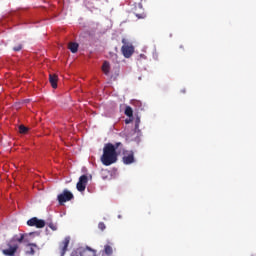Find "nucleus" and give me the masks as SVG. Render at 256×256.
Segmentation results:
<instances>
[{
    "label": "nucleus",
    "instance_id": "obj_5",
    "mask_svg": "<svg viewBox=\"0 0 256 256\" xmlns=\"http://www.w3.org/2000/svg\"><path fill=\"white\" fill-rule=\"evenodd\" d=\"M29 227H36L37 229H43L45 227V220H41L37 217H33L27 221Z\"/></svg>",
    "mask_w": 256,
    "mask_h": 256
},
{
    "label": "nucleus",
    "instance_id": "obj_11",
    "mask_svg": "<svg viewBox=\"0 0 256 256\" xmlns=\"http://www.w3.org/2000/svg\"><path fill=\"white\" fill-rule=\"evenodd\" d=\"M68 48L71 53H77V51H79V44L76 42H70Z\"/></svg>",
    "mask_w": 256,
    "mask_h": 256
},
{
    "label": "nucleus",
    "instance_id": "obj_17",
    "mask_svg": "<svg viewBox=\"0 0 256 256\" xmlns=\"http://www.w3.org/2000/svg\"><path fill=\"white\" fill-rule=\"evenodd\" d=\"M70 256H81V247L76 248L75 250H73L71 252Z\"/></svg>",
    "mask_w": 256,
    "mask_h": 256
},
{
    "label": "nucleus",
    "instance_id": "obj_1",
    "mask_svg": "<svg viewBox=\"0 0 256 256\" xmlns=\"http://www.w3.org/2000/svg\"><path fill=\"white\" fill-rule=\"evenodd\" d=\"M101 162L106 167L113 165V163H117V151L115 150V146L112 143H108L104 146Z\"/></svg>",
    "mask_w": 256,
    "mask_h": 256
},
{
    "label": "nucleus",
    "instance_id": "obj_18",
    "mask_svg": "<svg viewBox=\"0 0 256 256\" xmlns=\"http://www.w3.org/2000/svg\"><path fill=\"white\" fill-rule=\"evenodd\" d=\"M98 229H100V231H105V229H107V226L104 222H99Z\"/></svg>",
    "mask_w": 256,
    "mask_h": 256
},
{
    "label": "nucleus",
    "instance_id": "obj_19",
    "mask_svg": "<svg viewBox=\"0 0 256 256\" xmlns=\"http://www.w3.org/2000/svg\"><path fill=\"white\" fill-rule=\"evenodd\" d=\"M48 227L52 229V231H57V225H55L54 223H49Z\"/></svg>",
    "mask_w": 256,
    "mask_h": 256
},
{
    "label": "nucleus",
    "instance_id": "obj_12",
    "mask_svg": "<svg viewBox=\"0 0 256 256\" xmlns=\"http://www.w3.org/2000/svg\"><path fill=\"white\" fill-rule=\"evenodd\" d=\"M110 69H111V66H110L109 62L104 61L103 65H102L103 73L106 74V75H109Z\"/></svg>",
    "mask_w": 256,
    "mask_h": 256
},
{
    "label": "nucleus",
    "instance_id": "obj_23",
    "mask_svg": "<svg viewBox=\"0 0 256 256\" xmlns=\"http://www.w3.org/2000/svg\"><path fill=\"white\" fill-rule=\"evenodd\" d=\"M126 123H129V120H126Z\"/></svg>",
    "mask_w": 256,
    "mask_h": 256
},
{
    "label": "nucleus",
    "instance_id": "obj_21",
    "mask_svg": "<svg viewBox=\"0 0 256 256\" xmlns=\"http://www.w3.org/2000/svg\"><path fill=\"white\" fill-rule=\"evenodd\" d=\"M121 145H123L121 142L115 143V145H113L115 147V151H117V149H119V147H121Z\"/></svg>",
    "mask_w": 256,
    "mask_h": 256
},
{
    "label": "nucleus",
    "instance_id": "obj_7",
    "mask_svg": "<svg viewBox=\"0 0 256 256\" xmlns=\"http://www.w3.org/2000/svg\"><path fill=\"white\" fill-rule=\"evenodd\" d=\"M71 239L69 237H66L60 244H59V249H60V256H65L67 253V249L69 247Z\"/></svg>",
    "mask_w": 256,
    "mask_h": 256
},
{
    "label": "nucleus",
    "instance_id": "obj_8",
    "mask_svg": "<svg viewBox=\"0 0 256 256\" xmlns=\"http://www.w3.org/2000/svg\"><path fill=\"white\" fill-rule=\"evenodd\" d=\"M80 256H97V251L89 246L86 248L80 247Z\"/></svg>",
    "mask_w": 256,
    "mask_h": 256
},
{
    "label": "nucleus",
    "instance_id": "obj_2",
    "mask_svg": "<svg viewBox=\"0 0 256 256\" xmlns=\"http://www.w3.org/2000/svg\"><path fill=\"white\" fill-rule=\"evenodd\" d=\"M23 239H25V234H20V237L17 235L14 236L11 240L7 242V249L2 250L3 255L6 256H14L19 249V244L23 243Z\"/></svg>",
    "mask_w": 256,
    "mask_h": 256
},
{
    "label": "nucleus",
    "instance_id": "obj_13",
    "mask_svg": "<svg viewBox=\"0 0 256 256\" xmlns=\"http://www.w3.org/2000/svg\"><path fill=\"white\" fill-rule=\"evenodd\" d=\"M27 247H29V250L27 251L28 255H35V248L37 247V244L29 243L27 244Z\"/></svg>",
    "mask_w": 256,
    "mask_h": 256
},
{
    "label": "nucleus",
    "instance_id": "obj_9",
    "mask_svg": "<svg viewBox=\"0 0 256 256\" xmlns=\"http://www.w3.org/2000/svg\"><path fill=\"white\" fill-rule=\"evenodd\" d=\"M122 161L124 165H131V163H135V155L133 152H130L129 154L123 156Z\"/></svg>",
    "mask_w": 256,
    "mask_h": 256
},
{
    "label": "nucleus",
    "instance_id": "obj_22",
    "mask_svg": "<svg viewBox=\"0 0 256 256\" xmlns=\"http://www.w3.org/2000/svg\"><path fill=\"white\" fill-rule=\"evenodd\" d=\"M138 19H145V14H136Z\"/></svg>",
    "mask_w": 256,
    "mask_h": 256
},
{
    "label": "nucleus",
    "instance_id": "obj_20",
    "mask_svg": "<svg viewBox=\"0 0 256 256\" xmlns=\"http://www.w3.org/2000/svg\"><path fill=\"white\" fill-rule=\"evenodd\" d=\"M21 49H23V45L18 44L17 46H15V47L13 48V51H21Z\"/></svg>",
    "mask_w": 256,
    "mask_h": 256
},
{
    "label": "nucleus",
    "instance_id": "obj_16",
    "mask_svg": "<svg viewBox=\"0 0 256 256\" xmlns=\"http://www.w3.org/2000/svg\"><path fill=\"white\" fill-rule=\"evenodd\" d=\"M28 131H29V128H27L25 125L19 126V133H22L23 135H25V133H27Z\"/></svg>",
    "mask_w": 256,
    "mask_h": 256
},
{
    "label": "nucleus",
    "instance_id": "obj_3",
    "mask_svg": "<svg viewBox=\"0 0 256 256\" xmlns=\"http://www.w3.org/2000/svg\"><path fill=\"white\" fill-rule=\"evenodd\" d=\"M123 46L121 47V52L126 59H129L135 53V47L132 44L127 43V39H122Z\"/></svg>",
    "mask_w": 256,
    "mask_h": 256
},
{
    "label": "nucleus",
    "instance_id": "obj_6",
    "mask_svg": "<svg viewBox=\"0 0 256 256\" xmlns=\"http://www.w3.org/2000/svg\"><path fill=\"white\" fill-rule=\"evenodd\" d=\"M89 181V178L87 175H82L79 177V181L76 184L77 191L83 192L85 189H87V183Z\"/></svg>",
    "mask_w": 256,
    "mask_h": 256
},
{
    "label": "nucleus",
    "instance_id": "obj_10",
    "mask_svg": "<svg viewBox=\"0 0 256 256\" xmlns=\"http://www.w3.org/2000/svg\"><path fill=\"white\" fill-rule=\"evenodd\" d=\"M49 81H50L51 87L53 89H57V81H59V77L56 74H50Z\"/></svg>",
    "mask_w": 256,
    "mask_h": 256
},
{
    "label": "nucleus",
    "instance_id": "obj_4",
    "mask_svg": "<svg viewBox=\"0 0 256 256\" xmlns=\"http://www.w3.org/2000/svg\"><path fill=\"white\" fill-rule=\"evenodd\" d=\"M75 196H73V193L71 191L65 189L61 194L57 196L58 202L60 205H63V203H67V201H71L74 199Z\"/></svg>",
    "mask_w": 256,
    "mask_h": 256
},
{
    "label": "nucleus",
    "instance_id": "obj_14",
    "mask_svg": "<svg viewBox=\"0 0 256 256\" xmlns=\"http://www.w3.org/2000/svg\"><path fill=\"white\" fill-rule=\"evenodd\" d=\"M104 253H105V255H107V256L113 255V247H111V245H109V244H106V245L104 246Z\"/></svg>",
    "mask_w": 256,
    "mask_h": 256
},
{
    "label": "nucleus",
    "instance_id": "obj_15",
    "mask_svg": "<svg viewBox=\"0 0 256 256\" xmlns=\"http://www.w3.org/2000/svg\"><path fill=\"white\" fill-rule=\"evenodd\" d=\"M125 115L127 116V117H133V108H131V106H127L126 108H125Z\"/></svg>",
    "mask_w": 256,
    "mask_h": 256
}]
</instances>
